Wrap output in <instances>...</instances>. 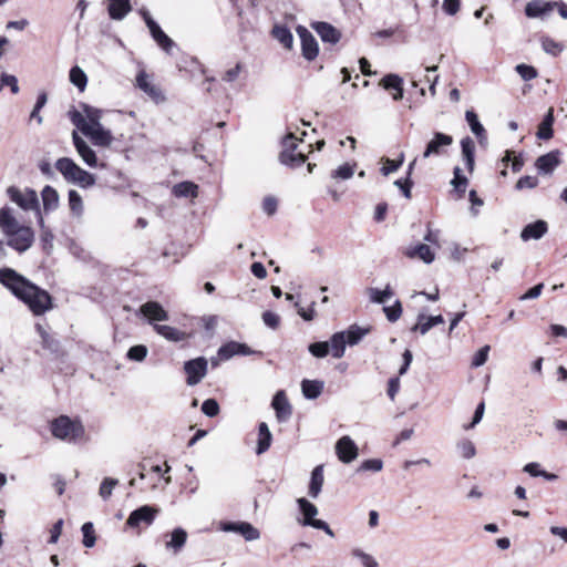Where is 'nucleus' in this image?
<instances>
[{
  "instance_id": "1",
  "label": "nucleus",
  "mask_w": 567,
  "mask_h": 567,
  "mask_svg": "<svg viewBox=\"0 0 567 567\" xmlns=\"http://www.w3.org/2000/svg\"><path fill=\"white\" fill-rule=\"evenodd\" d=\"M0 284L27 305L34 316H42L53 308L51 295L13 268H0Z\"/></svg>"
},
{
  "instance_id": "2",
  "label": "nucleus",
  "mask_w": 567,
  "mask_h": 567,
  "mask_svg": "<svg viewBox=\"0 0 567 567\" xmlns=\"http://www.w3.org/2000/svg\"><path fill=\"white\" fill-rule=\"evenodd\" d=\"M0 229L8 238V246L19 252L27 251L34 241L32 228L20 225L8 206L0 209Z\"/></svg>"
},
{
  "instance_id": "3",
  "label": "nucleus",
  "mask_w": 567,
  "mask_h": 567,
  "mask_svg": "<svg viewBox=\"0 0 567 567\" xmlns=\"http://www.w3.org/2000/svg\"><path fill=\"white\" fill-rule=\"evenodd\" d=\"M50 430L55 439L72 443L84 435V427L80 421H73L66 415H60L51 421Z\"/></svg>"
},
{
  "instance_id": "4",
  "label": "nucleus",
  "mask_w": 567,
  "mask_h": 567,
  "mask_svg": "<svg viewBox=\"0 0 567 567\" xmlns=\"http://www.w3.org/2000/svg\"><path fill=\"white\" fill-rule=\"evenodd\" d=\"M298 138L293 133H288L282 138V151L279 154V162L291 168H296L306 163L307 156L302 152H297Z\"/></svg>"
},
{
  "instance_id": "5",
  "label": "nucleus",
  "mask_w": 567,
  "mask_h": 567,
  "mask_svg": "<svg viewBox=\"0 0 567 567\" xmlns=\"http://www.w3.org/2000/svg\"><path fill=\"white\" fill-rule=\"evenodd\" d=\"M7 194L10 200L17 204L21 209L33 210L37 217H39V214H42L39 197L34 189L25 188L21 190L16 186H10L7 188Z\"/></svg>"
},
{
  "instance_id": "6",
  "label": "nucleus",
  "mask_w": 567,
  "mask_h": 567,
  "mask_svg": "<svg viewBox=\"0 0 567 567\" xmlns=\"http://www.w3.org/2000/svg\"><path fill=\"white\" fill-rule=\"evenodd\" d=\"M159 509L151 506V505H143L136 509H134L126 519L125 525L130 528H140L141 526H151Z\"/></svg>"
},
{
  "instance_id": "7",
  "label": "nucleus",
  "mask_w": 567,
  "mask_h": 567,
  "mask_svg": "<svg viewBox=\"0 0 567 567\" xmlns=\"http://www.w3.org/2000/svg\"><path fill=\"white\" fill-rule=\"evenodd\" d=\"M184 371L187 374L186 383L196 385L207 373V360L204 357L188 360L184 363Z\"/></svg>"
},
{
  "instance_id": "8",
  "label": "nucleus",
  "mask_w": 567,
  "mask_h": 567,
  "mask_svg": "<svg viewBox=\"0 0 567 567\" xmlns=\"http://www.w3.org/2000/svg\"><path fill=\"white\" fill-rule=\"evenodd\" d=\"M296 32L301 41L302 56L308 61H313L319 53V45L312 33L303 25H298Z\"/></svg>"
},
{
  "instance_id": "9",
  "label": "nucleus",
  "mask_w": 567,
  "mask_h": 567,
  "mask_svg": "<svg viewBox=\"0 0 567 567\" xmlns=\"http://www.w3.org/2000/svg\"><path fill=\"white\" fill-rule=\"evenodd\" d=\"M220 529L227 533H237L247 542H252L260 537V532L247 522H221Z\"/></svg>"
},
{
  "instance_id": "10",
  "label": "nucleus",
  "mask_w": 567,
  "mask_h": 567,
  "mask_svg": "<svg viewBox=\"0 0 567 567\" xmlns=\"http://www.w3.org/2000/svg\"><path fill=\"white\" fill-rule=\"evenodd\" d=\"M336 453L342 463L348 464L357 458L359 449L350 436L344 435L337 441Z\"/></svg>"
},
{
  "instance_id": "11",
  "label": "nucleus",
  "mask_w": 567,
  "mask_h": 567,
  "mask_svg": "<svg viewBox=\"0 0 567 567\" xmlns=\"http://www.w3.org/2000/svg\"><path fill=\"white\" fill-rule=\"evenodd\" d=\"M453 144V137L445 133L435 132L433 138L426 144L423 157L427 158L432 155H441L443 148Z\"/></svg>"
},
{
  "instance_id": "12",
  "label": "nucleus",
  "mask_w": 567,
  "mask_h": 567,
  "mask_svg": "<svg viewBox=\"0 0 567 567\" xmlns=\"http://www.w3.org/2000/svg\"><path fill=\"white\" fill-rule=\"evenodd\" d=\"M311 28L320 37L321 41L329 44H337L341 39V32L332 24L324 21L311 23Z\"/></svg>"
},
{
  "instance_id": "13",
  "label": "nucleus",
  "mask_w": 567,
  "mask_h": 567,
  "mask_svg": "<svg viewBox=\"0 0 567 567\" xmlns=\"http://www.w3.org/2000/svg\"><path fill=\"white\" fill-rule=\"evenodd\" d=\"M255 353H257V351L250 349L246 343H240L237 341H229L218 349V357L221 360H229L236 354L251 355ZM258 354H261V352H258Z\"/></svg>"
},
{
  "instance_id": "14",
  "label": "nucleus",
  "mask_w": 567,
  "mask_h": 567,
  "mask_svg": "<svg viewBox=\"0 0 567 567\" xmlns=\"http://www.w3.org/2000/svg\"><path fill=\"white\" fill-rule=\"evenodd\" d=\"M72 140L74 147L84 163L90 167H96L97 157L95 152L87 145V143L76 133L73 132Z\"/></svg>"
},
{
  "instance_id": "15",
  "label": "nucleus",
  "mask_w": 567,
  "mask_h": 567,
  "mask_svg": "<svg viewBox=\"0 0 567 567\" xmlns=\"http://www.w3.org/2000/svg\"><path fill=\"white\" fill-rule=\"evenodd\" d=\"M35 330L41 337V343L43 349L50 351L56 358L64 355V350L61 346L60 340H58L54 336L45 331V329L40 323L35 324Z\"/></svg>"
},
{
  "instance_id": "16",
  "label": "nucleus",
  "mask_w": 567,
  "mask_h": 567,
  "mask_svg": "<svg viewBox=\"0 0 567 567\" xmlns=\"http://www.w3.org/2000/svg\"><path fill=\"white\" fill-rule=\"evenodd\" d=\"M140 312L146 317L151 323H153V321L168 320V312L157 301L143 303L140 308Z\"/></svg>"
},
{
  "instance_id": "17",
  "label": "nucleus",
  "mask_w": 567,
  "mask_h": 567,
  "mask_svg": "<svg viewBox=\"0 0 567 567\" xmlns=\"http://www.w3.org/2000/svg\"><path fill=\"white\" fill-rule=\"evenodd\" d=\"M271 405L279 422H286L292 414L291 405L282 390L275 394Z\"/></svg>"
},
{
  "instance_id": "18",
  "label": "nucleus",
  "mask_w": 567,
  "mask_h": 567,
  "mask_svg": "<svg viewBox=\"0 0 567 567\" xmlns=\"http://www.w3.org/2000/svg\"><path fill=\"white\" fill-rule=\"evenodd\" d=\"M559 151H551L547 154L539 156L535 162V167L542 174H551L560 164Z\"/></svg>"
},
{
  "instance_id": "19",
  "label": "nucleus",
  "mask_w": 567,
  "mask_h": 567,
  "mask_svg": "<svg viewBox=\"0 0 567 567\" xmlns=\"http://www.w3.org/2000/svg\"><path fill=\"white\" fill-rule=\"evenodd\" d=\"M83 134L89 136L94 145L103 147L110 146L113 140L111 132L102 125H90L86 130H83Z\"/></svg>"
},
{
  "instance_id": "20",
  "label": "nucleus",
  "mask_w": 567,
  "mask_h": 567,
  "mask_svg": "<svg viewBox=\"0 0 567 567\" xmlns=\"http://www.w3.org/2000/svg\"><path fill=\"white\" fill-rule=\"evenodd\" d=\"M548 231V224L538 219L534 223L527 224L520 231V238L524 241H528L530 239L538 240Z\"/></svg>"
},
{
  "instance_id": "21",
  "label": "nucleus",
  "mask_w": 567,
  "mask_h": 567,
  "mask_svg": "<svg viewBox=\"0 0 567 567\" xmlns=\"http://www.w3.org/2000/svg\"><path fill=\"white\" fill-rule=\"evenodd\" d=\"M555 8V3L544 0H532L525 7V14L528 18H540L549 13Z\"/></svg>"
},
{
  "instance_id": "22",
  "label": "nucleus",
  "mask_w": 567,
  "mask_h": 567,
  "mask_svg": "<svg viewBox=\"0 0 567 567\" xmlns=\"http://www.w3.org/2000/svg\"><path fill=\"white\" fill-rule=\"evenodd\" d=\"M465 120L472 131V133L477 137L478 143L481 145H485L487 143V134L478 120L477 114L473 110H467L465 112Z\"/></svg>"
},
{
  "instance_id": "23",
  "label": "nucleus",
  "mask_w": 567,
  "mask_h": 567,
  "mask_svg": "<svg viewBox=\"0 0 567 567\" xmlns=\"http://www.w3.org/2000/svg\"><path fill=\"white\" fill-rule=\"evenodd\" d=\"M107 12L112 20L121 21L132 11L130 0H107Z\"/></svg>"
},
{
  "instance_id": "24",
  "label": "nucleus",
  "mask_w": 567,
  "mask_h": 567,
  "mask_svg": "<svg viewBox=\"0 0 567 567\" xmlns=\"http://www.w3.org/2000/svg\"><path fill=\"white\" fill-rule=\"evenodd\" d=\"M462 157L470 173L474 171L475 165V143L470 136L461 140Z\"/></svg>"
},
{
  "instance_id": "25",
  "label": "nucleus",
  "mask_w": 567,
  "mask_h": 567,
  "mask_svg": "<svg viewBox=\"0 0 567 567\" xmlns=\"http://www.w3.org/2000/svg\"><path fill=\"white\" fill-rule=\"evenodd\" d=\"M153 328L159 336L168 341L179 342L189 338V334L186 332H183L171 326L154 323Z\"/></svg>"
},
{
  "instance_id": "26",
  "label": "nucleus",
  "mask_w": 567,
  "mask_h": 567,
  "mask_svg": "<svg viewBox=\"0 0 567 567\" xmlns=\"http://www.w3.org/2000/svg\"><path fill=\"white\" fill-rule=\"evenodd\" d=\"M43 210L45 214L54 212L59 207L60 197L58 192L50 185L43 187L41 192Z\"/></svg>"
},
{
  "instance_id": "27",
  "label": "nucleus",
  "mask_w": 567,
  "mask_h": 567,
  "mask_svg": "<svg viewBox=\"0 0 567 567\" xmlns=\"http://www.w3.org/2000/svg\"><path fill=\"white\" fill-rule=\"evenodd\" d=\"M444 322V318L441 315L426 317L421 313L417 316V322L412 327V331H419L421 334L427 333L433 327Z\"/></svg>"
},
{
  "instance_id": "28",
  "label": "nucleus",
  "mask_w": 567,
  "mask_h": 567,
  "mask_svg": "<svg viewBox=\"0 0 567 567\" xmlns=\"http://www.w3.org/2000/svg\"><path fill=\"white\" fill-rule=\"evenodd\" d=\"M186 540V530L182 527H177L171 533V539L165 543V547L174 554H178L185 546Z\"/></svg>"
},
{
  "instance_id": "29",
  "label": "nucleus",
  "mask_w": 567,
  "mask_h": 567,
  "mask_svg": "<svg viewBox=\"0 0 567 567\" xmlns=\"http://www.w3.org/2000/svg\"><path fill=\"white\" fill-rule=\"evenodd\" d=\"M323 465H317L311 472L308 491L310 497L317 498L319 496L323 486Z\"/></svg>"
},
{
  "instance_id": "30",
  "label": "nucleus",
  "mask_w": 567,
  "mask_h": 567,
  "mask_svg": "<svg viewBox=\"0 0 567 567\" xmlns=\"http://www.w3.org/2000/svg\"><path fill=\"white\" fill-rule=\"evenodd\" d=\"M324 383L320 380H308L305 379L301 382L302 394L308 400H315L319 398V395L323 391Z\"/></svg>"
},
{
  "instance_id": "31",
  "label": "nucleus",
  "mask_w": 567,
  "mask_h": 567,
  "mask_svg": "<svg viewBox=\"0 0 567 567\" xmlns=\"http://www.w3.org/2000/svg\"><path fill=\"white\" fill-rule=\"evenodd\" d=\"M554 110L550 107L548 112L543 117L540 124L538 125L537 130V137L539 140H549L553 137L554 131H553V124H554Z\"/></svg>"
},
{
  "instance_id": "32",
  "label": "nucleus",
  "mask_w": 567,
  "mask_h": 567,
  "mask_svg": "<svg viewBox=\"0 0 567 567\" xmlns=\"http://www.w3.org/2000/svg\"><path fill=\"white\" fill-rule=\"evenodd\" d=\"M172 193L178 198H195L198 195V186L193 182H181L173 186Z\"/></svg>"
},
{
  "instance_id": "33",
  "label": "nucleus",
  "mask_w": 567,
  "mask_h": 567,
  "mask_svg": "<svg viewBox=\"0 0 567 567\" xmlns=\"http://www.w3.org/2000/svg\"><path fill=\"white\" fill-rule=\"evenodd\" d=\"M258 435H259V439H258V443H257L256 453L258 455H260V454H264L266 451H268V449L270 447L271 441H272V435H271V432H270L267 423H265V422L259 423Z\"/></svg>"
},
{
  "instance_id": "34",
  "label": "nucleus",
  "mask_w": 567,
  "mask_h": 567,
  "mask_svg": "<svg viewBox=\"0 0 567 567\" xmlns=\"http://www.w3.org/2000/svg\"><path fill=\"white\" fill-rule=\"evenodd\" d=\"M329 342V352L331 351V354L336 359H340L343 357L346 351V333L344 332H336L330 338Z\"/></svg>"
},
{
  "instance_id": "35",
  "label": "nucleus",
  "mask_w": 567,
  "mask_h": 567,
  "mask_svg": "<svg viewBox=\"0 0 567 567\" xmlns=\"http://www.w3.org/2000/svg\"><path fill=\"white\" fill-rule=\"evenodd\" d=\"M406 256L409 258H419L425 264H431L435 258L434 252L431 250L430 246L425 244H419L414 248L408 250Z\"/></svg>"
},
{
  "instance_id": "36",
  "label": "nucleus",
  "mask_w": 567,
  "mask_h": 567,
  "mask_svg": "<svg viewBox=\"0 0 567 567\" xmlns=\"http://www.w3.org/2000/svg\"><path fill=\"white\" fill-rule=\"evenodd\" d=\"M69 183L78 184L81 187H90L95 184V177L93 174L81 168L79 165L74 171V175L68 181Z\"/></svg>"
},
{
  "instance_id": "37",
  "label": "nucleus",
  "mask_w": 567,
  "mask_h": 567,
  "mask_svg": "<svg viewBox=\"0 0 567 567\" xmlns=\"http://www.w3.org/2000/svg\"><path fill=\"white\" fill-rule=\"evenodd\" d=\"M271 33L286 49H292L293 35L287 27L275 25Z\"/></svg>"
},
{
  "instance_id": "38",
  "label": "nucleus",
  "mask_w": 567,
  "mask_h": 567,
  "mask_svg": "<svg viewBox=\"0 0 567 567\" xmlns=\"http://www.w3.org/2000/svg\"><path fill=\"white\" fill-rule=\"evenodd\" d=\"M370 331V328H361L357 324L351 326L346 333V342L347 344L354 346L358 344L364 336H367Z\"/></svg>"
},
{
  "instance_id": "39",
  "label": "nucleus",
  "mask_w": 567,
  "mask_h": 567,
  "mask_svg": "<svg viewBox=\"0 0 567 567\" xmlns=\"http://www.w3.org/2000/svg\"><path fill=\"white\" fill-rule=\"evenodd\" d=\"M76 167L75 162L69 157H61L55 162V168L62 174L66 182L74 175Z\"/></svg>"
},
{
  "instance_id": "40",
  "label": "nucleus",
  "mask_w": 567,
  "mask_h": 567,
  "mask_svg": "<svg viewBox=\"0 0 567 567\" xmlns=\"http://www.w3.org/2000/svg\"><path fill=\"white\" fill-rule=\"evenodd\" d=\"M297 504H298L299 511L303 515L302 522H311L315 519L316 515L318 514V508L316 505H313L311 502H309L305 497L298 498Z\"/></svg>"
},
{
  "instance_id": "41",
  "label": "nucleus",
  "mask_w": 567,
  "mask_h": 567,
  "mask_svg": "<svg viewBox=\"0 0 567 567\" xmlns=\"http://www.w3.org/2000/svg\"><path fill=\"white\" fill-rule=\"evenodd\" d=\"M524 472L528 473L533 477L542 476L545 480L553 482L558 478V476L554 473H548L544 470H540V465L536 462L528 463L523 468Z\"/></svg>"
},
{
  "instance_id": "42",
  "label": "nucleus",
  "mask_w": 567,
  "mask_h": 567,
  "mask_svg": "<svg viewBox=\"0 0 567 567\" xmlns=\"http://www.w3.org/2000/svg\"><path fill=\"white\" fill-rule=\"evenodd\" d=\"M70 82L83 92L87 84V76L80 66L75 65L70 70Z\"/></svg>"
},
{
  "instance_id": "43",
  "label": "nucleus",
  "mask_w": 567,
  "mask_h": 567,
  "mask_svg": "<svg viewBox=\"0 0 567 567\" xmlns=\"http://www.w3.org/2000/svg\"><path fill=\"white\" fill-rule=\"evenodd\" d=\"M68 197H69L70 210L72 212V214L74 216L81 217L84 212L83 200H82L81 195L76 190L70 189Z\"/></svg>"
},
{
  "instance_id": "44",
  "label": "nucleus",
  "mask_w": 567,
  "mask_h": 567,
  "mask_svg": "<svg viewBox=\"0 0 567 567\" xmlns=\"http://www.w3.org/2000/svg\"><path fill=\"white\" fill-rule=\"evenodd\" d=\"M86 122L91 126H99L101 124L102 111L87 104H81Z\"/></svg>"
},
{
  "instance_id": "45",
  "label": "nucleus",
  "mask_w": 567,
  "mask_h": 567,
  "mask_svg": "<svg viewBox=\"0 0 567 567\" xmlns=\"http://www.w3.org/2000/svg\"><path fill=\"white\" fill-rule=\"evenodd\" d=\"M369 295L372 302L384 303L393 296V291L388 285L384 290H380L378 288H369Z\"/></svg>"
},
{
  "instance_id": "46",
  "label": "nucleus",
  "mask_w": 567,
  "mask_h": 567,
  "mask_svg": "<svg viewBox=\"0 0 567 567\" xmlns=\"http://www.w3.org/2000/svg\"><path fill=\"white\" fill-rule=\"evenodd\" d=\"M137 86L144 91L146 94H148L152 97H156L159 94V91L151 84L148 81V76L145 72L138 73L136 78Z\"/></svg>"
},
{
  "instance_id": "47",
  "label": "nucleus",
  "mask_w": 567,
  "mask_h": 567,
  "mask_svg": "<svg viewBox=\"0 0 567 567\" xmlns=\"http://www.w3.org/2000/svg\"><path fill=\"white\" fill-rule=\"evenodd\" d=\"M454 178L452 179L451 184L454 186L455 190L462 196L467 187L468 179L466 176L462 174V169L456 166L454 168Z\"/></svg>"
},
{
  "instance_id": "48",
  "label": "nucleus",
  "mask_w": 567,
  "mask_h": 567,
  "mask_svg": "<svg viewBox=\"0 0 567 567\" xmlns=\"http://www.w3.org/2000/svg\"><path fill=\"white\" fill-rule=\"evenodd\" d=\"M83 545L86 548H92L95 545L96 537L94 532L93 523L86 522L82 525Z\"/></svg>"
},
{
  "instance_id": "49",
  "label": "nucleus",
  "mask_w": 567,
  "mask_h": 567,
  "mask_svg": "<svg viewBox=\"0 0 567 567\" xmlns=\"http://www.w3.org/2000/svg\"><path fill=\"white\" fill-rule=\"evenodd\" d=\"M351 555L354 558H358L363 567H379V563L375 560V558L370 554L364 553L360 548H353L351 550Z\"/></svg>"
},
{
  "instance_id": "50",
  "label": "nucleus",
  "mask_w": 567,
  "mask_h": 567,
  "mask_svg": "<svg viewBox=\"0 0 567 567\" xmlns=\"http://www.w3.org/2000/svg\"><path fill=\"white\" fill-rule=\"evenodd\" d=\"M154 41L166 52L171 53L172 49L176 47V43L163 31L152 37Z\"/></svg>"
},
{
  "instance_id": "51",
  "label": "nucleus",
  "mask_w": 567,
  "mask_h": 567,
  "mask_svg": "<svg viewBox=\"0 0 567 567\" xmlns=\"http://www.w3.org/2000/svg\"><path fill=\"white\" fill-rule=\"evenodd\" d=\"M380 85L384 90H395L399 89V85H403V79L398 74L390 73L382 78Z\"/></svg>"
},
{
  "instance_id": "52",
  "label": "nucleus",
  "mask_w": 567,
  "mask_h": 567,
  "mask_svg": "<svg viewBox=\"0 0 567 567\" xmlns=\"http://www.w3.org/2000/svg\"><path fill=\"white\" fill-rule=\"evenodd\" d=\"M38 225L41 229V241L43 243L44 247L50 246L52 247V243L54 239L53 233L44 225V219L42 217V214H39V217H37Z\"/></svg>"
},
{
  "instance_id": "53",
  "label": "nucleus",
  "mask_w": 567,
  "mask_h": 567,
  "mask_svg": "<svg viewBox=\"0 0 567 567\" xmlns=\"http://www.w3.org/2000/svg\"><path fill=\"white\" fill-rule=\"evenodd\" d=\"M147 348L144 344L133 346L128 349L126 357L128 360L141 362L147 355Z\"/></svg>"
},
{
  "instance_id": "54",
  "label": "nucleus",
  "mask_w": 567,
  "mask_h": 567,
  "mask_svg": "<svg viewBox=\"0 0 567 567\" xmlns=\"http://www.w3.org/2000/svg\"><path fill=\"white\" fill-rule=\"evenodd\" d=\"M308 350L316 358H324L329 354V342L319 341L310 343Z\"/></svg>"
},
{
  "instance_id": "55",
  "label": "nucleus",
  "mask_w": 567,
  "mask_h": 567,
  "mask_svg": "<svg viewBox=\"0 0 567 567\" xmlns=\"http://www.w3.org/2000/svg\"><path fill=\"white\" fill-rule=\"evenodd\" d=\"M69 118L73 125H75L82 133L86 130L90 124L86 122L85 116L78 110L72 109L69 111Z\"/></svg>"
},
{
  "instance_id": "56",
  "label": "nucleus",
  "mask_w": 567,
  "mask_h": 567,
  "mask_svg": "<svg viewBox=\"0 0 567 567\" xmlns=\"http://www.w3.org/2000/svg\"><path fill=\"white\" fill-rule=\"evenodd\" d=\"M542 48L545 52L553 55H557L563 51V44L556 42L554 39L549 37H544L542 39Z\"/></svg>"
},
{
  "instance_id": "57",
  "label": "nucleus",
  "mask_w": 567,
  "mask_h": 567,
  "mask_svg": "<svg viewBox=\"0 0 567 567\" xmlns=\"http://www.w3.org/2000/svg\"><path fill=\"white\" fill-rule=\"evenodd\" d=\"M48 101V96L45 93H40L38 95V99H37V102H35V105L30 114V118L31 120H35L38 122V124H42V116L40 115V111L41 109L45 105Z\"/></svg>"
},
{
  "instance_id": "58",
  "label": "nucleus",
  "mask_w": 567,
  "mask_h": 567,
  "mask_svg": "<svg viewBox=\"0 0 567 567\" xmlns=\"http://www.w3.org/2000/svg\"><path fill=\"white\" fill-rule=\"evenodd\" d=\"M118 484V481L112 477H105L101 483L99 494L103 499L112 495V489Z\"/></svg>"
},
{
  "instance_id": "59",
  "label": "nucleus",
  "mask_w": 567,
  "mask_h": 567,
  "mask_svg": "<svg viewBox=\"0 0 567 567\" xmlns=\"http://www.w3.org/2000/svg\"><path fill=\"white\" fill-rule=\"evenodd\" d=\"M383 467V462L382 460L380 458H370V460H365L361 463V465L357 468V472L360 473V472H365V471H371V472H380Z\"/></svg>"
},
{
  "instance_id": "60",
  "label": "nucleus",
  "mask_w": 567,
  "mask_h": 567,
  "mask_svg": "<svg viewBox=\"0 0 567 567\" xmlns=\"http://www.w3.org/2000/svg\"><path fill=\"white\" fill-rule=\"evenodd\" d=\"M457 449L461 452L462 456L466 460L474 457L476 454L475 445L470 440H462L461 442H458Z\"/></svg>"
},
{
  "instance_id": "61",
  "label": "nucleus",
  "mask_w": 567,
  "mask_h": 567,
  "mask_svg": "<svg viewBox=\"0 0 567 567\" xmlns=\"http://www.w3.org/2000/svg\"><path fill=\"white\" fill-rule=\"evenodd\" d=\"M354 174V165H350L348 163L339 166L337 169H334L331 173L332 178H340V179H349Z\"/></svg>"
},
{
  "instance_id": "62",
  "label": "nucleus",
  "mask_w": 567,
  "mask_h": 567,
  "mask_svg": "<svg viewBox=\"0 0 567 567\" xmlns=\"http://www.w3.org/2000/svg\"><path fill=\"white\" fill-rule=\"evenodd\" d=\"M202 412L209 416L214 417L219 413V404L215 399H207L202 404Z\"/></svg>"
},
{
  "instance_id": "63",
  "label": "nucleus",
  "mask_w": 567,
  "mask_h": 567,
  "mask_svg": "<svg viewBox=\"0 0 567 567\" xmlns=\"http://www.w3.org/2000/svg\"><path fill=\"white\" fill-rule=\"evenodd\" d=\"M516 72L520 75V78L525 81H530L537 76V70L527 64H518L516 65Z\"/></svg>"
},
{
  "instance_id": "64",
  "label": "nucleus",
  "mask_w": 567,
  "mask_h": 567,
  "mask_svg": "<svg viewBox=\"0 0 567 567\" xmlns=\"http://www.w3.org/2000/svg\"><path fill=\"white\" fill-rule=\"evenodd\" d=\"M383 311L390 322H395L402 315V306L399 300L391 307H384Z\"/></svg>"
}]
</instances>
